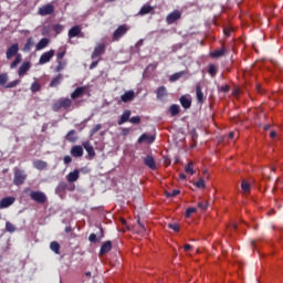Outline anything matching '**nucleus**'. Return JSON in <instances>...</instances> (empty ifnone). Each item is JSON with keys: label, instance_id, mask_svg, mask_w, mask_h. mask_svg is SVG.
<instances>
[{"label": "nucleus", "instance_id": "obj_1", "mask_svg": "<svg viewBox=\"0 0 283 283\" xmlns=\"http://www.w3.org/2000/svg\"><path fill=\"white\" fill-rule=\"evenodd\" d=\"M12 56H15V59L12 61L10 64L11 70H14L21 61H23V57L21 53H19V43L12 44L8 50H7V59L10 60Z\"/></svg>", "mask_w": 283, "mask_h": 283}, {"label": "nucleus", "instance_id": "obj_2", "mask_svg": "<svg viewBox=\"0 0 283 283\" xmlns=\"http://www.w3.org/2000/svg\"><path fill=\"white\" fill-rule=\"evenodd\" d=\"M25 180H28L25 170L18 167L13 168V185H15V187H21V185L25 184Z\"/></svg>", "mask_w": 283, "mask_h": 283}, {"label": "nucleus", "instance_id": "obj_3", "mask_svg": "<svg viewBox=\"0 0 283 283\" xmlns=\"http://www.w3.org/2000/svg\"><path fill=\"white\" fill-rule=\"evenodd\" d=\"M71 107H72V98L61 97L55 103H53L52 109L53 112H61V109L70 111Z\"/></svg>", "mask_w": 283, "mask_h": 283}, {"label": "nucleus", "instance_id": "obj_4", "mask_svg": "<svg viewBox=\"0 0 283 283\" xmlns=\"http://www.w3.org/2000/svg\"><path fill=\"white\" fill-rule=\"evenodd\" d=\"M29 197L31 200H33V202H36L38 205H45V202H48V196L41 190L31 191Z\"/></svg>", "mask_w": 283, "mask_h": 283}, {"label": "nucleus", "instance_id": "obj_5", "mask_svg": "<svg viewBox=\"0 0 283 283\" xmlns=\"http://www.w3.org/2000/svg\"><path fill=\"white\" fill-rule=\"evenodd\" d=\"M127 32H129V27L126 24L119 25L113 33V41H120V39H123Z\"/></svg>", "mask_w": 283, "mask_h": 283}, {"label": "nucleus", "instance_id": "obj_6", "mask_svg": "<svg viewBox=\"0 0 283 283\" xmlns=\"http://www.w3.org/2000/svg\"><path fill=\"white\" fill-rule=\"evenodd\" d=\"M55 51L54 50H50L48 52H44L39 60V64L40 65H45V63H50V61H52V59L54 57Z\"/></svg>", "mask_w": 283, "mask_h": 283}, {"label": "nucleus", "instance_id": "obj_7", "mask_svg": "<svg viewBox=\"0 0 283 283\" xmlns=\"http://www.w3.org/2000/svg\"><path fill=\"white\" fill-rule=\"evenodd\" d=\"M38 14H40V17H48L49 14H54V4H45L41 7L38 10Z\"/></svg>", "mask_w": 283, "mask_h": 283}, {"label": "nucleus", "instance_id": "obj_8", "mask_svg": "<svg viewBox=\"0 0 283 283\" xmlns=\"http://www.w3.org/2000/svg\"><path fill=\"white\" fill-rule=\"evenodd\" d=\"M181 17L182 13L178 10H175L167 15L166 22L168 23V25H172V23H176V21H178Z\"/></svg>", "mask_w": 283, "mask_h": 283}, {"label": "nucleus", "instance_id": "obj_9", "mask_svg": "<svg viewBox=\"0 0 283 283\" xmlns=\"http://www.w3.org/2000/svg\"><path fill=\"white\" fill-rule=\"evenodd\" d=\"M82 147L87 153L90 160H93V158H95V156H96V151L94 150V146H92L90 140L82 143Z\"/></svg>", "mask_w": 283, "mask_h": 283}, {"label": "nucleus", "instance_id": "obj_10", "mask_svg": "<svg viewBox=\"0 0 283 283\" xmlns=\"http://www.w3.org/2000/svg\"><path fill=\"white\" fill-rule=\"evenodd\" d=\"M87 92V86H78L71 93V98L76 101V98H81Z\"/></svg>", "mask_w": 283, "mask_h": 283}, {"label": "nucleus", "instance_id": "obj_11", "mask_svg": "<svg viewBox=\"0 0 283 283\" xmlns=\"http://www.w3.org/2000/svg\"><path fill=\"white\" fill-rule=\"evenodd\" d=\"M17 199L14 197H6L0 200V209H8V207H12Z\"/></svg>", "mask_w": 283, "mask_h": 283}, {"label": "nucleus", "instance_id": "obj_12", "mask_svg": "<svg viewBox=\"0 0 283 283\" xmlns=\"http://www.w3.org/2000/svg\"><path fill=\"white\" fill-rule=\"evenodd\" d=\"M103 54H105V44L101 43L97 46H95L91 57L98 59V56H103Z\"/></svg>", "mask_w": 283, "mask_h": 283}, {"label": "nucleus", "instance_id": "obj_13", "mask_svg": "<svg viewBox=\"0 0 283 283\" xmlns=\"http://www.w3.org/2000/svg\"><path fill=\"white\" fill-rule=\"evenodd\" d=\"M144 165L151 169L153 171H156V160L153 156L148 155L144 158Z\"/></svg>", "mask_w": 283, "mask_h": 283}, {"label": "nucleus", "instance_id": "obj_14", "mask_svg": "<svg viewBox=\"0 0 283 283\" xmlns=\"http://www.w3.org/2000/svg\"><path fill=\"white\" fill-rule=\"evenodd\" d=\"M196 96L199 105H202L205 103V93H202V86L200 83L196 85Z\"/></svg>", "mask_w": 283, "mask_h": 283}, {"label": "nucleus", "instance_id": "obj_15", "mask_svg": "<svg viewBox=\"0 0 283 283\" xmlns=\"http://www.w3.org/2000/svg\"><path fill=\"white\" fill-rule=\"evenodd\" d=\"M156 140V137L154 135H147V134H142L140 137L138 138V143H148V145H151Z\"/></svg>", "mask_w": 283, "mask_h": 283}, {"label": "nucleus", "instance_id": "obj_16", "mask_svg": "<svg viewBox=\"0 0 283 283\" xmlns=\"http://www.w3.org/2000/svg\"><path fill=\"white\" fill-rule=\"evenodd\" d=\"M78 178H81V171H78V169H75V170L71 171L66 176L67 182H76V180H78Z\"/></svg>", "mask_w": 283, "mask_h": 283}, {"label": "nucleus", "instance_id": "obj_17", "mask_svg": "<svg viewBox=\"0 0 283 283\" xmlns=\"http://www.w3.org/2000/svg\"><path fill=\"white\" fill-rule=\"evenodd\" d=\"M129 116H132V111L129 109H125L123 112V114L120 115V118L117 122V125H125V123H127V120L129 122Z\"/></svg>", "mask_w": 283, "mask_h": 283}, {"label": "nucleus", "instance_id": "obj_18", "mask_svg": "<svg viewBox=\"0 0 283 283\" xmlns=\"http://www.w3.org/2000/svg\"><path fill=\"white\" fill-rule=\"evenodd\" d=\"M81 32H82L81 25H74L69 30V39L81 36Z\"/></svg>", "mask_w": 283, "mask_h": 283}, {"label": "nucleus", "instance_id": "obj_19", "mask_svg": "<svg viewBox=\"0 0 283 283\" xmlns=\"http://www.w3.org/2000/svg\"><path fill=\"white\" fill-rule=\"evenodd\" d=\"M71 155L74 157V158H81L83 157V147L82 146H73L71 148Z\"/></svg>", "mask_w": 283, "mask_h": 283}, {"label": "nucleus", "instance_id": "obj_20", "mask_svg": "<svg viewBox=\"0 0 283 283\" xmlns=\"http://www.w3.org/2000/svg\"><path fill=\"white\" fill-rule=\"evenodd\" d=\"M109 251H112V241H106L99 249V255H105L106 253H109Z\"/></svg>", "mask_w": 283, "mask_h": 283}, {"label": "nucleus", "instance_id": "obj_21", "mask_svg": "<svg viewBox=\"0 0 283 283\" xmlns=\"http://www.w3.org/2000/svg\"><path fill=\"white\" fill-rule=\"evenodd\" d=\"M135 96L136 95H135L134 91H127V92H125V94H123L120 96V101H122V103H129V101L135 98Z\"/></svg>", "mask_w": 283, "mask_h": 283}, {"label": "nucleus", "instance_id": "obj_22", "mask_svg": "<svg viewBox=\"0 0 283 283\" xmlns=\"http://www.w3.org/2000/svg\"><path fill=\"white\" fill-rule=\"evenodd\" d=\"M30 62H23L18 70L19 76H25V73L30 70Z\"/></svg>", "mask_w": 283, "mask_h": 283}, {"label": "nucleus", "instance_id": "obj_23", "mask_svg": "<svg viewBox=\"0 0 283 283\" xmlns=\"http://www.w3.org/2000/svg\"><path fill=\"white\" fill-rule=\"evenodd\" d=\"M224 54H227V49H226V48H222V49L212 51V52L210 53V56H211L212 59H221V56H224Z\"/></svg>", "mask_w": 283, "mask_h": 283}, {"label": "nucleus", "instance_id": "obj_24", "mask_svg": "<svg viewBox=\"0 0 283 283\" xmlns=\"http://www.w3.org/2000/svg\"><path fill=\"white\" fill-rule=\"evenodd\" d=\"M180 105L181 107H184V109H189V107H191V99H189L187 96L182 95L179 98Z\"/></svg>", "mask_w": 283, "mask_h": 283}, {"label": "nucleus", "instance_id": "obj_25", "mask_svg": "<svg viewBox=\"0 0 283 283\" xmlns=\"http://www.w3.org/2000/svg\"><path fill=\"white\" fill-rule=\"evenodd\" d=\"M65 140L69 143H76V140H78V137H76V130H70L65 136Z\"/></svg>", "mask_w": 283, "mask_h": 283}, {"label": "nucleus", "instance_id": "obj_26", "mask_svg": "<svg viewBox=\"0 0 283 283\" xmlns=\"http://www.w3.org/2000/svg\"><path fill=\"white\" fill-rule=\"evenodd\" d=\"M61 81H63V74L56 75L52 78L50 87H59V85H61Z\"/></svg>", "mask_w": 283, "mask_h": 283}, {"label": "nucleus", "instance_id": "obj_27", "mask_svg": "<svg viewBox=\"0 0 283 283\" xmlns=\"http://www.w3.org/2000/svg\"><path fill=\"white\" fill-rule=\"evenodd\" d=\"M50 45V39L43 38L36 44V50H45V46Z\"/></svg>", "mask_w": 283, "mask_h": 283}, {"label": "nucleus", "instance_id": "obj_28", "mask_svg": "<svg viewBox=\"0 0 283 283\" xmlns=\"http://www.w3.org/2000/svg\"><path fill=\"white\" fill-rule=\"evenodd\" d=\"M50 249L56 255H61V244H59V242H56V241L51 242L50 243Z\"/></svg>", "mask_w": 283, "mask_h": 283}, {"label": "nucleus", "instance_id": "obj_29", "mask_svg": "<svg viewBox=\"0 0 283 283\" xmlns=\"http://www.w3.org/2000/svg\"><path fill=\"white\" fill-rule=\"evenodd\" d=\"M167 96V87L160 86L157 88V98L158 101H163V98Z\"/></svg>", "mask_w": 283, "mask_h": 283}, {"label": "nucleus", "instance_id": "obj_30", "mask_svg": "<svg viewBox=\"0 0 283 283\" xmlns=\"http://www.w3.org/2000/svg\"><path fill=\"white\" fill-rule=\"evenodd\" d=\"M153 10H154V7L145 4L139 10L138 14L140 17H145V14H149V12H151Z\"/></svg>", "mask_w": 283, "mask_h": 283}, {"label": "nucleus", "instance_id": "obj_31", "mask_svg": "<svg viewBox=\"0 0 283 283\" xmlns=\"http://www.w3.org/2000/svg\"><path fill=\"white\" fill-rule=\"evenodd\" d=\"M169 112L171 116H178L180 114V106L178 104H172L169 107Z\"/></svg>", "mask_w": 283, "mask_h": 283}, {"label": "nucleus", "instance_id": "obj_32", "mask_svg": "<svg viewBox=\"0 0 283 283\" xmlns=\"http://www.w3.org/2000/svg\"><path fill=\"white\" fill-rule=\"evenodd\" d=\"M32 48H34V40L32 38H29L23 46V52H30Z\"/></svg>", "mask_w": 283, "mask_h": 283}, {"label": "nucleus", "instance_id": "obj_33", "mask_svg": "<svg viewBox=\"0 0 283 283\" xmlns=\"http://www.w3.org/2000/svg\"><path fill=\"white\" fill-rule=\"evenodd\" d=\"M65 54H67V50L64 46L60 48L56 53V61H63Z\"/></svg>", "mask_w": 283, "mask_h": 283}, {"label": "nucleus", "instance_id": "obj_34", "mask_svg": "<svg viewBox=\"0 0 283 283\" xmlns=\"http://www.w3.org/2000/svg\"><path fill=\"white\" fill-rule=\"evenodd\" d=\"M33 167H35V169H45V167H48V163L43 161V160H35L33 163Z\"/></svg>", "mask_w": 283, "mask_h": 283}, {"label": "nucleus", "instance_id": "obj_35", "mask_svg": "<svg viewBox=\"0 0 283 283\" xmlns=\"http://www.w3.org/2000/svg\"><path fill=\"white\" fill-rule=\"evenodd\" d=\"M65 189H67V182L60 181L55 191H56V193H63V191H65Z\"/></svg>", "mask_w": 283, "mask_h": 283}, {"label": "nucleus", "instance_id": "obj_36", "mask_svg": "<svg viewBox=\"0 0 283 283\" xmlns=\"http://www.w3.org/2000/svg\"><path fill=\"white\" fill-rule=\"evenodd\" d=\"M185 172L190 174V176H193L196 171L193 170V161H189L188 165L185 167Z\"/></svg>", "mask_w": 283, "mask_h": 283}, {"label": "nucleus", "instance_id": "obj_37", "mask_svg": "<svg viewBox=\"0 0 283 283\" xmlns=\"http://www.w3.org/2000/svg\"><path fill=\"white\" fill-rule=\"evenodd\" d=\"M208 74H210V76H216V74H218V67H216V64L209 65Z\"/></svg>", "mask_w": 283, "mask_h": 283}, {"label": "nucleus", "instance_id": "obj_38", "mask_svg": "<svg viewBox=\"0 0 283 283\" xmlns=\"http://www.w3.org/2000/svg\"><path fill=\"white\" fill-rule=\"evenodd\" d=\"M57 61V65L55 67V72H61L62 70L65 69V65H67V62H63L61 60H56Z\"/></svg>", "mask_w": 283, "mask_h": 283}, {"label": "nucleus", "instance_id": "obj_39", "mask_svg": "<svg viewBox=\"0 0 283 283\" xmlns=\"http://www.w3.org/2000/svg\"><path fill=\"white\" fill-rule=\"evenodd\" d=\"M103 128V126L101 124L95 125L91 130H90V137L92 138V136H94L95 134H97V132H101V129Z\"/></svg>", "mask_w": 283, "mask_h": 283}, {"label": "nucleus", "instance_id": "obj_40", "mask_svg": "<svg viewBox=\"0 0 283 283\" xmlns=\"http://www.w3.org/2000/svg\"><path fill=\"white\" fill-rule=\"evenodd\" d=\"M241 188L244 193H249V191H251V185L245 180L242 181Z\"/></svg>", "mask_w": 283, "mask_h": 283}, {"label": "nucleus", "instance_id": "obj_41", "mask_svg": "<svg viewBox=\"0 0 283 283\" xmlns=\"http://www.w3.org/2000/svg\"><path fill=\"white\" fill-rule=\"evenodd\" d=\"M31 92H33V94H36V92H41V84L39 82L32 83Z\"/></svg>", "mask_w": 283, "mask_h": 283}, {"label": "nucleus", "instance_id": "obj_42", "mask_svg": "<svg viewBox=\"0 0 283 283\" xmlns=\"http://www.w3.org/2000/svg\"><path fill=\"white\" fill-rule=\"evenodd\" d=\"M6 229L9 233H14L17 231V227H14L10 221L6 222Z\"/></svg>", "mask_w": 283, "mask_h": 283}, {"label": "nucleus", "instance_id": "obj_43", "mask_svg": "<svg viewBox=\"0 0 283 283\" xmlns=\"http://www.w3.org/2000/svg\"><path fill=\"white\" fill-rule=\"evenodd\" d=\"M21 83V80H14L12 82H9L4 87L6 90H12V87H17Z\"/></svg>", "mask_w": 283, "mask_h": 283}, {"label": "nucleus", "instance_id": "obj_44", "mask_svg": "<svg viewBox=\"0 0 283 283\" xmlns=\"http://www.w3.org/2000/svg\"><path fill=\"white\" fill-rule=\"evenodd\" d=\"M207 207H209V202L201 200L198 202V208L201 209V211L207 210Z\"/></svg>", "mask_w": 283, "mask_h": 283}, {"label": "nucleus", "instance_id": "obj_45", "mask_svg": "<svg viewBox=\"0 0 283 283\" xmlns=\"http://www.w3.org/2000/svg\"><path fill=\"white\" fill-rule=\"evenodd\" d=\"M195 186L198 188V189H205V187H207L205 185V179L203 178H200L198 181L195 182Z\"/></svg>", "mask_w": 283, "mask_h": 283}, {"label": "nucleus", "instance_id": "obj_46", "mask_svg": "<svg viewBox=\"0 0 283 283\" xmlns=\"http://www.w3.org/2000/svg\"><path fill=\"white\" fill-rule=\"evenodd\" d=\"M8 83V73L0 74V85H6Z\"/></svg>", "mask_w": 283, "mask_h": 283}, {"label": "nucleus", "instance_id": "obj_47", "mask_svg": "<svg viewBox=\"0 0 283 283\" xmlns=\"http://www.w3.org/2000/svg\"><path fill=\"white\" fill-rule=\"evenodd\" d=\"M180 193V190L166 191V198H176Z\"/></svg>", "mask_w": 283, "mask_h": 283}, {"label": "nucleus", "instance_id": "obj_48", "mask_svg": "<svg viewBox=\"0 0 283 283\" xmlns=\"http://www.w3.org/2000/svg\"><path fill=\"white\" fill-rule=\"evenodd\" d=\"M168 229H171L172 231L178 233V231H180V226L178 223H169Z\"/></svg>", "mask_w": 283, "mask_h": 283}, {"label": "nucleus", "instance_id": "obj_49", "mask_svg": "<svg viewBox=\"0 0 283 283\" xmlns=\"http://www.w3.org/2000/svg\"><path fill=\"white\" fill-rule=\"evenodd\" d=\"M129 123H132V125H138L140 124V116H134L129 119Z\"/></svg>", "mask_w": 283, "mask_h": 283}, {"label": "nucleus", "instance_id": "obj_50", "mask_svg": "<svg viewBox=\"0 0 283 283\" xmlns=\"http://www.w3.org/2000/svg\"><path fill=\"white\" fill-rule=\"evenodd\" d=\"M182 72H179V73H175L170 76V81H178V78H180V76H182Z\"/></svg>", "mask_w": 283, "mask_h": 283}, {"label": "nucleus", "instance_id": "obj_51", "mask_svg": "<svg viewBox=\"0 0 283 283\" xmlns=\"http://www.w3.org/2000/svg\"><path fill=\"white\" fill-rule=\"evenodd\" d=\"M90 242H93L94 244H96V242H98V238H96V234L91 233L88 237Z\"/></svg>", "mask_w": 283, "mask_h": 283}, {"label": "nucleus", "instance_id": "obj_52", "mask_svg": "<svg viewBox=\"0 0 283 283\" xmlns=\"http://www.w3.org/2000/svg\"><path fill=\"white\" fill-rule=\"evenodd\" d=\"M191 213H196V208H188L186 210V218H190Z\"/></svg>", "mask_w": 283, "mask_h": 283}, {"label": "nucleus", "instance_id": "obj_53", "mask_svg": "<svg viewBox=\"0 0 283 283\" xmlns=\"http://www.w3.org/2000/svg\"><path fill=\"white\" fill-rule=\"evenodd\" d=\"M231 32H233V29H231L230 27H226L223 29V34H226L227 36H231Z\"/></svg>", "mask_w": 283, "mask_h": 283}, {"label": "nucleus", "instance_id": "obj_54", "mask_svg": "<svg viewBox=\"0 0 283 283\" xmlns=\"http://www.w3.org/2000/svg\"><path fill=\"white\" fill-rule=\"evenodd\" d=\"M54 31L56 32V34H61V32H63V25L55 24L54 25Z\"/></svg>", "mask_w": 283, "mask_h": 283}, {"label": "nucleus", "instance_id": "obj_55", "mask_svg": "<svg viewBox=\"0 0 283 283\" xmlns=\"http://www.w3.org/2000/svg\"><path fill=\"white\" fill-rule=\"evenodd\" d=\"M229 90H231V87H229V85H223L220 87V92H223L224 94H227V92H229Z\"/></svg>", "mask_w": 283, "mask_h": 283}, {"label": "nucleus", "instance_id": "obj_56", "mask_svg": "<svg viewBox=\"0 0 283 283\" xmlns=\"http://www.w3.org/2000/svg\"><path fill=\"white\" fill-rule=\"evenodd\" d=\"M64 165H70V163H72V157H70L69 155L64 156Z\"/></svg>", "mask_w": 283, "mask_h": 283}, {"label": "nucleus", "instance_id": "obj_57", "mask_svg": "<svg viewBox=\"0 0 283 283\" xmlns=\"http://www.w3.org/2000/svg\"><path fill=\"white\" fill-rule=\"evenodd\" d=\"M97 66H98V61H94L91 63L90 70H94V67H97Z\"/></svg>", "mask_w": 283, "mask_h": 283}, {"label": "nucleus", "instance_id": "obj_58", "mask_svg": "<svg viewBox=\"0 0 283 283\" xmlns=\"http://www.w3.org/2000/svg\"><path fill=\"white\" fill-rule=\"evenodd\" d=\"M184 250L185 251H191V244H185Z\"/></svg>", "mask_w": 283, "mask_h": 283}, {"label": "nucleus", "instance_id": "obj_59", "mask_svg": "<svg viewBox=\"0 0 283 283\" xmlns=\"http://www.w3.org/2000/svg\"><path fill=\"white\" fill-rule=\"evenodd\" d=\"M139 227L145 231V223L140 222V219L137 220Z\"/></svg>", "mask_w": 283, "mask_h": 283}, {"label": "nucleus", "instance_id": "obj_60", "mask_svg": "<svg viewBox=\"0 0 283 283\" xmlns=\"http://www.w3.org/2000/svg\"><path fill=\"white\" fill-rule=\"evenodd\" d=\"M129 134V128H123V136H127Z\"/></svg>", "mask_w": 283, "mask_h": 283}, {"label": "nucleus", "instance_id": "obj_61", "mask_svg": "<svg viewBox=\"0 0 283 283\" xmlns=\"http://www.w3.org/2000/svg\"><path fill=\"white\" fill-rule=\"evenodd\" d=\"M275 136H277V133H275V130H272L270 133V138H275Z\"/></svg>", "mask_w": 283, "mask_h": 283}, {"label": "nucleus", "instance_id": "obj_62", "mask_svg": "<svg viewBox=\"0 0 283 283\" xmlns=\"http://www.w3.org/2000/svg\"><path fill=\"white\" fill-rule=\"evenodd\" d=\"M180 180H187V176L185 174L179 175Z\"/></svg>", "mask_w": 283, "mask_h": 283}, {"label": "nucleus", "instance_id": "obj_63", "mask_svg": "<svg viewBox=\"0 0 283 283\" xmlns=\"http://www.w3.org/2000/svg\"><path fill=\"white\" fill-rule=\"evenodd\" d=\"M65 233H72V228L71 227H66L65 228Z\"/></svg>", "mask_w": 283, "mask_h": 283}, {"label": "nucleus", "instance_id": "obj_64", "mask_svg": "<svg viewBox=\"0 0 283 283\" xmlns=\"http://www.w3.org/2000/svg\"><path fill=\"white\" fill-rule=\"evenodd\" d=\"M235 137V133H230L229 134V138H234Z\"/></svg>", "mask_w": 283, "mask_h": 283}]
</instances>
